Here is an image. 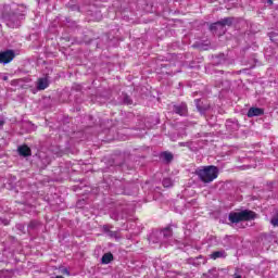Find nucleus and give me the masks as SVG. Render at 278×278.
<instances>
[{
  "label": "nucleus",
  "instance_id": "f257e3e1",
  "mask_svg": "<svg viewBox=\"0 0 278 278\" xmlns=\"http://www.w3.org/2000/svg\"><path fill=\"white\" fill-rule=\"evenodd\" d=\"M195 175H198L199 179H201L203 184H212V181L218 177V167L214 165L204 166L197 169Z\"/></svg>",
  "mask_w": 278,
  "mask_h": 278
},
{
  "label": "nucleus",
  "instance_id": "f03ea898",
  "mask_svg": "<svg viewBox=\"0 0 278 278\" xmlns=\"http://www.w3.org/2000/svg\"><path fill=\"white\" fill-rule=\"evenodd\" d=\"M257 214L253 211L244 210L241 212L230 213L228 216V220L230 223H242V220H255Z\"/></svg>",
  "mask_w": 278,
  "mask_h": 278
},
{
  "label": "nucleus",
  "instance_id": "7ed1b4c3",
  "mask_svg": "<svg viewBox=\"0 0 278 278\" xmlns=\"http://www.w3.org/2000/svg\"><path fill=\"white\" fill-rule=\"evenodd\" d=\"M233 23V20L231 17H226L219 22H216L211 25V31H216V29H223V27H230V25Z\"/></svg>",
  "mask_w": 278,
  "mask_h": 278
},
{
  "label": "nucleus",
  "instance_id": "20e7f679",
  "mask_svg": "<svg viewBox=\"0 0 278 278\" xmlns=\"http://www.w3.org/2000/svg\"><path fill=\"white\" fill-rule=\"evenodd\" d=\"M14 60V51L7 50L0 53V64H10Z\"/></svg>",
  "mask_w": 278,
  "mask_h": 278
},
{
  "label": "nucleus",
  "instance_id": "39448f33",
  "mask_svg": "<svg viewBox=\"0 0 278 278\" xmlns=\"http://www.w3.org/2000/svg\"><path fill=\"white\" fill-rule=\"evenodd\" d=\"M174 112L179 114V116H186L188 114V106L186 103H181L180 105H174Z\"/></svg>",
  "mask_w": 278,
  "mask_h": 278
},
{
  "label": "nucleus",
  "instance_id": "423d86ee",
  "mask_svg": "<svg viewBox=\"0 0 278 278\" xmlns=\"http://www.w3.org/2000/svg\"><path fill=\"white\" fill-rule=\"evenodd\" d=\"M262 114H264V110L260 109V108H251L248 111V117L249 118H253V116H262Z\"/></svg>",
  "mask_w": 278,
  "mask_h": 278
},
{
  "label": "nucleus",
  "instance_id": "0eeeda50",
  "mask_svg": "<svg viewBox=\"0 0 278 278\" xmlns=\"http://www.w3.org/2000/svg\"><path fill=\"white\" fill-rule=\"evenodd\" d=\"M17 151L20 155H23V157H29V155H31V149H29L27 146L18 147Z\"/></svg>",
  "mask_w": 278,
  "mask_h": 278
},
{
  "label": "nucleus",
  "instance_id": "6e6552de",
  "mask_svg": "<svg viewBox=\"0 0 278 278\" xmlns=\"http://www.w3.org/2000/svg\"><path fill=\"white\" fill-rule=\"evenodd\" d=\"M37 88L38 90H46V88H49V80L47 78H40Z\"/></svg>",
  "mask_w": 278,
  "mask_h": 278
},
{
  "label": "nucleus",
  "instance_id": "1a4fd4ad",
  "mask_svg": "<svg viewBox=\"0 0 278 278\" xmlns=\"http://www.w3.org/2000/svg\"><path fill=\"white\" fill-rule=\"evenodd\" d=\"M218 257H227L225 250L215 251L211 254V260H218Z\"/></svg>",
  "mask_w": 278,
  "mask_h": 278
},
{
  "label": "nucleus",
  "instance_id": "9d476101",
  "mask_svg": "<svg viewBox=\"0 0 278 278\" xmlns=\"http://www.w3.org/2000/svg\"><path fill=\"white\" fill-rule=\"evenodd\" d=\"M114 260V255L112 253H106L102 256V264H110Z\"/></svg>",
  "mask_w": 278,
  "mask_h": 278
},
{
  "label": "nucleus",
  "instance_id": "9b49d317",
  "mask_svg": "<svg viewBox=\"0 0 278 278\" xmlns=\"http://www.w3.org/2000/svg\"><path fill=\"white\" fill-rule=\"evenodd\" d=\"M162 233L164 238H170L173 236V229H170V227H167L162 230Z\"/></svg>",
  "mask_w": 278,
  "mask_h": 278
},
{
  "label": "nucleus",
  "instance_id": "f8f14e48",
  "mask_svg": "<svg viewBox=\"0 0 278 278\" xmlns=\"http://www.w3.org/2000/svg\"><path fill=\"white\" fill-rule=\"evenodd\" d=\"M163 157H164V161H165V162H172V160H173V154L169 153V152H165V153H163Z\"/></svg>",
  "mask_w": 278,
  "mask_h": 278
},
{
  "label": "nucleus",
  "instance_id": "ddd939ff",
  "mask_svg": "<svg viewBox=\"0 0 278 278\" xmlns=\"http://www.w3.org/2000/svg\"><path fill=\"white\" fill-rule=\"evenodd\" d=\"M163 186L164 188H170V186H173V180H170V178H165L163 180Z\"/></svg>",
  "mask_w": 278,
  "mask_h": 278
},
{
  "label": "nucleus",
  "instance_id": "4468645a",
  "mask_svg": "<svg viewBox=\"0 0 278 278\" xmlns=\"http://www.w3.org/2000/svg\"><path fill=\"white\" fill-rule=\"evenodd\" d=\"M270 225H273V227H278V215L271 217Z\"/></svg>",
  "mask_w": 278,
  "mask_h": 278
},
{
  "label": "nucleus",
  "instance_id": "2eb2a0df",
  "mask_svg": "<svg viewBox=\"0 0 278 278\" xmlns=\"http://www.w3.org/2000/svg\"><path fill=\"white\" fill-rule=\"evenodd\" d=\"M195 103H197V109L199 110V112H205L206 109L205 108L204 109L201 108V104H200L201 100H197Z\"/></svg>",
  "mask_w": 278,
  "mask_h": 278
},
{
  "label": "nucleus",
  "instance_id": "dca6fc26",
  "mask_svg": "<svg viewBox=\"0 0 278 278\" xmlns=\"http://www.w3.org/2000/svg\"><path fill=\"white\" fill-rule=\"evenodd\" d=\"M63 275H71V273L68 271V269H63Z\"/></svg>",
  "mask_w": 278,
  "mask_h": 278
},
{
  "label": "nucleus",
  "instance_id": "f3484780",
  "mask_svg": "<svg viewBox=\"0 0 278 278\" xmlns=\"http://www.w3.org/2000/svg\"><path fill=\"white\" fill-rule=\"evenodd\" d=\"M5 122H3L2 119H0V127H3Z\"/></svg>",
  "mask_w": 278,
  "mask_h": 278
},
{
  "label": "nucleus",
  "instance_id": "a211bd4d",
  "mask_svg": "<svg viewBox=\"0 0 278 278\" xmlns=\"http://www.w3.org/2000/svg\"><path fill=\"white\" fill-rule=\"evenodd\" d=\"M235 278H242V276H236Z\"/></svg>",
  "mask_w": 278,
  "mask_h": 278
},
{
  "label": "nucleus",
  "instance_id": "6ab92c4d",
  "mask_svg": "<svg viewBox=\"0 0 278 278\" xmlns=\"http://www.w3.org/2000/svg\"><path fill=\"white\" fill-rule=\"evenodd\" d=\"M268 3H273V0H268Z\"/></svg>",
  "mask_w": 278,
  "mask_h": 278
}]
</instances>
